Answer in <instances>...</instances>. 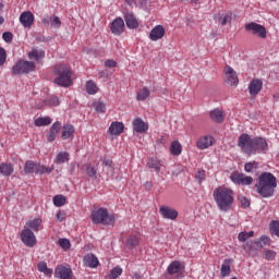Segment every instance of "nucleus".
Listing matches in <instances>:
<instances>
[{
	"label": "nucleus",
	"instance_id": "f257e3e1",
	"mask_svg": "<svg viewBox=\"0 0 279 279\" xmlns=\"http://www.w3.org/2000/svg\"><path fill=\"white\" fill-rule=\"evenodd\" d=\"M238 146L242 149L243 154L254 156L260 151H267V141L263 137L252 138L247 133L239 136Z\"/></svg>",
	"mask_w": 279,
	"mask_h": 279
},
{
	"label": "nucleus",
	"instance_id": "f03ea898",
	"mask_svg": "<svg viewBox=\"0 0 279 279\" xmlns=\"http://www.w3.org/2000/svg\"><path fill=\"white\" fill-rule=\"evenodd\" d=\"M276 186H278V181L270 172H263L255 184V189L260 197H274Z\"/></svg>",
	"mask_w": 279,
	"mask_h": 279
},
{
	"label": "nucleus",
	"instance_id": "7ed1b4c3",
	"mask_svg": "<svg viewBox=\"0 0 279 279\" xmlns=\"http://www.w3.org/2000/svg\"><path fill=\"white\" fill-rule=\"evenodd\" d=\"M214 199L221 213H228L234 204V192L226 186H219L214 191Z\"/></svg>",
	"mask_w": 279,
	"mask_h": 279
},
{
	"label": "nucleus",
	"instance_id": "20e7f679",
	"mask_svg": "<svg viewBox=\"0 0 279 279\" xmlns=\"http://www.w3.org/2000/svg\"><path fill=\"white\" fill-rule=\"evenodd\" d=\"M54 74L58 75V77L54 78V84L58 86L69 88V86L73 84V80H71V68L65 64L56 65Z\"/></svg>",
	"mask_w": 279,
	"mask_h": 279
},
{
	"label": "nucleus",
	"instance_id": "39448f33",
	"mask_svg": "<svg viewBox=\"0 0 279 279\" xmlns=\"http://www.w3.org/2000/svg\"><path fill=\"white\" fill-rule=\"evenodd\" d=\"M93 223L102 226H112L114 223V215L108 214V209L100 207L98 209H94L90 215Z\"/></svg>",
	"mask_w": 279,
	"mask_h": 279
},
{
	"label": "nucleus",
	"instance_id": "423d86ee",
	"mask_svg": "<svg viewBox=\"0 0 279 279\" xmlns=\"http://www.w3.org/2000/svg\"><path fill=\"white\" fill-rule=\"evenodd\" d=\"M51 171H53V167L47 168L32 160H27L24 166L25 175H29L31 173H36V175H43L45 173H51Z\"/></svg>",
	"mask_w": 279,
	"mask_h": 279
},
{
	"label": "nucleus",
	"instance_id": "0eeeda50",
	"mask_svg": "<svg viewBox=\"0 0 279 279\" xmlns=\"http://www.w3.org/2000/svg\"><path fill=\"white\" fill-rule=\"evenodd\" d=\"M36 69V63L33 61L20 60L17 61L13 68V75H26L27 73H32Z\"/></svg>",
	"mask_w": 279,
	"mask_h": 279
},
{
	"label": "nucleus",
	"instance_id": "6e6552de",
	"mask_svg": "<svg viewBox=\"0 0 279 279\" xmlns=\"http://www.w3.org/2000/svg\"><path fill=\"white\" fill-rule=\"evenodd\" d=\"M244 29L245 32H248V34H252L253 36H258V38H267V29L265 28V26L256 22H251L248 24H245Z\"/></svg>",
	"mask_w": 279,
	"mask_h": 279
},
{
	"label": "nucleus",
	"instance_id": "1a4fd4ad",
	"mask_svg": "<svg viewBox=\"0 0 279 279\" xmlns=\"http://www.w3.org/2000/svg\"><path fill=\"white\" fill-rule=\"evenodd\" d=\"M230 179L234 184H242V186H250L254 182V178L239 172H232Z\"/></svg>",
	"mask_w": 279,
	"mask_h": 279
},
{
	"label": "nucleus",
	"instance_id": "9d476101",
	"mask_svg": "<svg viewBox=\"0 0 279 279\" xmlns=\"http://www.w3.org/2000/svg\"><path fill=\"white\" fill-rule=\"evenodd\" d=\"M225 82L228 86H238L239 85V76H236V72L232 66L226 65L225 68Z\"/></svg>",
	"mask_w": 279,
	"mask_h": 279
},
{
	"label": "nucleus",
	"instance_id": "9b49d317",
	"mask_svg": "<svg viewBox=\"0 0 279 279\" xmlns=\"http://www.w3.org/2000/svg\"><path fill=\"white\" fill-rule=\"evenodd\" d=\"M22 243L26 245L27 247H34L36 245V235L34 234V231L29 229H24L21 233Z\"/></svg>",
	"mask_w": 279,
	"mask_h": 279
},
{
	"label": "nucleus",
	"instance_id": "f8f14e48",
	"mask_svg": "<svg viewBox=\"0 0 279 279\" xmlns=\"http://www.w3.org/2000/svg\"><path fill=\"white\" fill-rule=\"evenodd\" d=\"M125 29V22L121 17H117L110 25L111 34L114 36H121Z\"/></svg>",
	"mask_w": 279,
	"mask_h": 279
},
{
	"label": "nucleus",
	"instance_id": "ddd939ff",
	"mask_svg": "<svg viewBox=\"0 0 279 279\" xmlns=\"http://www.w3.org/2000/svg\"><path fill=\"white\" fill-rule=\"evenodd\" d=\"M159 213L163 219H171L172 221H175V219H178V210L169 206H161L159 208Z\"/></svg>",
	"mask_w": 279,
	"mask_h": 279
},
{
	"label": "nucleus",
	"instance_id": "4468645a",
	"mask_svg": "<svg viewBox=\"0 0 279 279\" xmlns=\"http://www.w3.org/2000/svg\"><path fill=\"white\" fill-rule=\"evenodd\" d=\"M34 13L31 11H24L20 15V23L23 25V27H32V25H34Z\"/></svg>",
	"mask_w": 279,
	"mask_h": 279
},
{
	"label": "nucleus",
	"instance_id": "2eb2a0df",
	"mask_svg": "<svg viewBox=\"0 0 279 279\" xmlns=\"http://www.w3.org/2000/svg\"><path fill=\"white\" fill-rule=\"evenodd\" d=\"M60 130H62V123L59 121L54 122L47 135L48 143H53V141H56L58 134L60 133Z\"/></svg>",
	"mask_w": 279,
	"mask_h": 279
},
{
	"label": "nucleus",
	"instance_id": "dca6fc26",
	"mask_svg": "<svg viewBox=\"0 0 279 279\" xmlns=\"http://www.w3.org/2000/svg\"><path fill=\"white\" fill-rule=\"evenodd\" d=\"M259 90H263V81L259 78H255L248 85V93L252 97H256Z\"/></svg>",
	"mask_w": 279,
	"mask_h": 279
},
{
	"label": "nucleus",
	"instance_id": "f3484780",
	"mask_svg": "<svg viewBox=\"0 0 279 279\" xmlns=\"http://www.w3.org/2000/svg\"><path fill=\"white\" fill-rule=\"evenodd\" d=\"M125 130V125L123 122H112L111 125L109 126V134L111 136H120V134H123V131Z\"/></svg>",
	"mask_w": 279,
	"mask_h": 279
},
{
	"label": "nucleus",
	"instance_id": "a211bd4d",
	"mask_svg": "<svg viewBox=\"0 0 279 279\" xmlns=\"http://www.w3.org/2000/svg\"><path fill=\"white\" fill-rule=\"evenodd\" d=\"M25 230H33V232H38L43 230V219L35 218L33 220H28L24 227Z\"/></svg>",
	"mask_w": 279,
	"mask_h": 279
},
{
	"label": "nucleus",
	"instance_id": "6ab92c4d",
	"mask_svg": "<svg viewBox=\"0 0 279 279\" xmlns=\"http://www.w3.org/2000/svg\"><path fill=\"white\" fill-rule=\"evenodd\" d=\"M163 37H165V26L162 25L155 26L149 33V38L150 40H154V41L160 40Z\"/></svg>",
	"mask_w": 279,
	"mask_h": 279
},
{
	"label": "nucleus",
	"instance_id": "aec40b11",
	"mask_svg": "<svg viewBox=\"0 0 279 279\" xmlns=\"http://www.w3.org/2000/svg\"><path fill=\"white\" fill-rule=\"evenodd\" d=\"M124 20L126 23V27H129V29L138 28V20H136V16L134 15V13H130V12L124 13Z\"/></svg>",
	"mask_w": 279,
	"mask_h": 279
},
{
	"label": "nucleus",
	"instance_id": "412c9836",
	"mask_svg": "<svg viewBox=\"0 0 279 279\" xmlns=\"http://www.w3.org/2000/svg\"><path fill=\"white\" fill-rule=\"evenodd\" d=\"M71 274H73L71 268L60 266L56 269L54 277L59 279H71Z\"/></svg>",
	"mask_w": 279,
	"mask_h": 279
},
{
	"label": "nucleus",
	"instance_id": "4be33fe9",
	"mask_svg": "<svg viewBox=\"0 0 279 279\" xmlns=\"http://www.w3.org/2000/svg\"><path fill=\"white\" fill-rule=\"evenodd\" d=\"M133 130L138 134H143V132H147V130H149V126L141 118H136L133 121Z\"/></svg>",
	"mask_w": 279,
	"mask_h": 279
},
{
	"label": "nucleus",
	"instance_id": "5701e85b",
	"mask_svg": "<svg viewBox=\"0 0 279 279\" xmlns=\"http://www.w3.org/2000/svg\"><path fill=\"white\" fill-rule=\"evenodd\" d=\"M84 265L86 267H90L92 269H95V267L99 266V259L95 254H87L84 256Z\"/></svg>",
	"mask_w": 279,
	"mask_h": 279
},
{
	"label": "nucleus",
	"instance_id": "b1692460",
	"mask_svg": "<svg viewBox=\"0 0 279 279\" xmlns=\"http://www.w3.org/2000/svg\"><path fill=\"white\" fill-rule=\"evenodd\" d=\"M43 23L45 25H51V27H54L56 29H59V27L62 26V21H60V17L58 15L47 16L43 19Z\"/></svg>",
	"mask_w": 279,
	"mask_h": 279
},
{
	"label": "nucleus",
	"instance_id": "393cba45",
	"mask_svg": "<svg viewBox=\"0 0 279 279\" xmlns=\"http://www.w3.org/2000/svg\"><path fill=\"white\" fill-rule=\"evenodd\" d=\"M167 274L169 276H175V274H182V263L178 260L171 262L167 268Z\"/></svg>",
	"mask_w": 279,
	"mask_h": 279
},
{
	"label": "nucleus",
	"instance_id": "a878e982",
	"mask_svg": "<svg viewBox=\"0 0 279 279\" xmlns=\"http://www.w3.org/2000/svg\"><path fill=\"white\" fill-rule=\"evenodd\" d=\"M14 173V165L8 163V162H2L0 163V174L3 175L4 178H10Z\"/></svg>",
	"mask_w": 279,
	"mask_h": 279
},
{
	"label": "nucleus",
	"instance_id": "bb28decb",
	"mask_svg": "<svg viewBox=\"0 0 279 279\" xmlns=\"http://www.w3.org/2000/svg\"><path fill=\"white\" fill-rule=\"evenodd\" d=\"M209 117L211 121H215V123H223L226 116H223V111L219 109H214L210 111Z\"/></svg>",
	"mask_w": 279,
	"mask_h": 279
},
{
	"label": "nucleus",
	"instance_id": "cd10ccee",
	"mask_svg": "<svg viewBox=\"0 0 279 279\" xmlns=\"http://www.w3.org/2000/svg\"><path fill=\"white\" fill-rule=\"evenodd\" d=\"M73 134H75V128L72 124L63 125V130L61 133V138L63 141L71 138L73 136Z\"/></svg>",
	"mask_w": 279,
	"mask_h": 279
},
{
	"label": "nucleus",
	"instance_id": "c85d7f7f",
	"mask_svg": "<svg viewBox=\"0 0 279 279\" xmlns=\"http://www.w3.org/2000/svg\"><path fill=\"white\" fill-rule=\"evenodd\" d=\"M213 145V137L204 136L201 137L197 142L198 149H208Z\"/></svg>",
	"mask_w": 279,
	"mask_h": 279
},
{
	"label": "nucleus",
	"instance_id": "c756f323",
	"mask_svg": "<svg viewBox=\"0 0 279 279\" xmlns=\"http://www.w3.org/2000/svg\"><path fill=\"white\" fill-rule=\"evenodd\" d=\"M147 167H148V169H154L156 171V173H160V171L162 169V162H160V160H158L156 158H150L147 161Z\"/></svg>",
	"mask_w": 279,
	"mask_h": 279
},
{
	"label": "nucleus",
	"instance_id": "7c9ffc66",
	"mask_svg": "<svg viewBox=\"0 0 279 279\" xmlns=\"http://www.w3.org/2000/svg\"><path fill=\"white\" fill-rule=\"evenodd\" d=\"M151 95V90L147 87H143L137 92L136 99L137 101H145L146 99H149V96Z\"/></svg>",
	"mask_w": 279,
	"mask_h": 279
},
{
	"label": "nucleus",
	"instance_id": "2f4dec72",
	"mask_svg": "<svg viewBox=\"0 0 279 279\" xmlns=\"http://www.w3.org/2000/svg\"><path fill=\"white\" fill-rule=\"evenodd\" d=\"M28 58L29 60H43V58H45V51L43 49H33L28 53Z\"/></svg>",
	"mask_w": 279,
	"mask_h": 279
},
{
	"label": "nucleus",
	"instance_id": "473e14b6",
	"mask_svg": "<svg viewBox=\"0 0 279 279\" xmlns=\"http://www.w3.org/2000/svg\"><path fill=\"white\" fill-rule=\"evenodd\" d=\"M170 153L172 156H180L182 154V145L178 141H173L170 145Z\"/></svg>",
	"mask_w": 279,
	"mask_h": 279
},
{
	"label": "nucleus",
	"instance_id": "72a5a7b5",
	"mask_svg": "<svg viewBox=\"0 0 279 279\" xmlns=\"http://www.w3.org/2000/svg\"><path fill=\"white\" fill-rule=\"evenodd\" d=\"M36 128H45V125H51V118L44 117V118H37L34 121Z\"/></svg>",
	"mask_w": 279,
	"mask_h": 279
},
{
	"label": "nucleus",
	"instance_id": "f704fd0d",
	"mask_svg": "<svg viewBox=\"0 0 279 279\" xmlns=\"http://www.w3.org/2000/svg\"><path fill=\"white\" fill-rule=\"evenodd\" d=\"M231 272H232V270L230 269V259H226L223 262V264L221 265L220 274H221L222 278H226V277L230 276Z\"/></svg>",
	"mask_w": 279,
	"mask_h": 279
},
{
	"label": "nucleus",
	"instance_id": "c9c22d12",
	"mask_svg": "<svg viewBox=\"0 0 279 279\" xmlns=\"http://www.w3.org/2000/svg\"><path fill=\"white\" fill-rule=\"evenodd\" d=\"M70 155L66 151H61L56 157L57 165H64V162H69Z\"/></svg>",
	"mask_w": 279,
	"mask_h": 279
},
{
	"label": "nucleus",
	"instance_id": "e433bc0d",
	"mask_svg": "<svg viewBox=\"0 0 279 279\" xmlns=\"http://www.w3.org/2000/svg\"><path fill=\"white\" fill-rule=\"evenodd\" d=\"M37 268H38V271H40L41 274H45V276H51L53 274V269L48 268L45 262H40L37 265Z\"/></svg>",
	"mask_w": 279,
	"mask_h": 279
},
{
	"label": "nucleus",
	"instance_id": "4c0bfd02",
	"mask_svg": "<svg viewBox=\"0 0 279 279\" xmlns=\"http://www.w3.org/2000/svg\"><path fill=\"white\" fill-rule=\"evenodd\" d=\"M121 274H123V268L120 266H117L110 270V272L108 274V278L117 279V278H119V276H121Z\"/></svg>",
	"mask_w": 279,
	"mask_h": 279
},
{
	"label": "nucleus",
	"instance_id": "58836bf2",
	"mask_svg": "<svg viewBox=\"0 0 279 279\" xmlns=\"http://www.w3.org/2000/svg\"><path fill=\"white\" fill-rule=\"evenodd\" d=\"M252 236H254V231H242L238 234V240L241 243H245V241H247V239H252Z\"/></svg>",
	"mask_w": 279,
	"mask_h": 279
},
{
	"label": "nucleus",
	"instance_id": "ea45409f",
	"mask_svg": "<svg viewBox=\"0 0 279 279\" xmlns=\"http://www.w3.org/2000/svg\"><path fill=\"white\" fill-rule=\"evenodd\" d=\"M98 88H97V84H95V82L93 81H87L86 83V92L88 95H96Z\"/></svg>",
	"mask_w": 279,
	"mask_h": 279
},
{
	"label": "nucleus",
	"instance_id": "a19ab883",
	"mask_svg": "<svg viewBox=\"0 0 279 279\" xmlns=\"http://www.w3.org/2000/svg\"><path fill=\"white\" fill-rule=\"evenodd\" d=\"M44 106H60V100L56 97L44 100L41 105H38L37 108H43Z\"/></svg>",
	"mask_w": 279,
	"mask_h": 279
},
{
	"label": "nucleus",
	"instance_id": "79ce46f5",
	"mask_svg": "<svg viewBox=\"0 0 279 279\" xmlns=\"http://www.w3.org/2000/svg\"><path fill=\"white\" fill-rule=\"evenodd\" d=\"M53 204L57 206V208H61V206H64L66 204V197L64 195H56L53 197Z\"/></svg>",
	"mask_w": 279,
	"mask_h": 279
},
{
	"label": "nucleus",
	"instance_id": "37998d69",
	"mask_svg": "<svg viewBox=\"0 0 279 279\" xmlns=\"http://www.w3.org/2000/svg\"><path fill=\"white\" fill-rule=\"evenodd\" d=\"M256 169H258V162L256 161H250L244 165V170L246 173H252V171H256Z\"/></svg>",
	"mask_w": 279,
	"mask_h": 279
},
{
	"label": "nucleus",
	"instance_id": "c03bdc74",
	"mask_svg": "<svg viewBox=\"0 0 279 279\" xmlns=\"http://www.w3.org/2000/svg\"><path fill=\"white\" fill-rule=\"evenodd\" d=\"M271 234H275V236L279 238V221L272 220L269 226Z\"/></svg>",
	"mask_w": 279,
	"mask_h": 279
},
{
	"label": "nucleus",
	"instance_id": "a18cd8bd",
	"mask_svg": "<svg viewBox=\"0 0 279 279\" xmlns=\"http://www.w3.org/2000/svg\"><path fill=\"white\" fill-rule=\"evenodd\" d=\"M93 108L96 112H106V105L101 100L94 102Z\"/></svg>",
	"mask_w": 279,
	"mask_h": 279
},
{
	"label": "nucleus",
	"instance_id": "49530a36",
	"mask_svg": "<svg viewBox=\"0 0 279 279\" xmlns=\"http://www.w3.org/2000/svg\"><path fill=\"white\" fill-rule=\"evenodd\" d=\"M58 244L60 247H62V250H65V252L71 250V241H69V239H59Z\"/></svg>",
	"mask_w": 279,
	"mask_h": 279
},
{
	"label": "nucleus",
	"instance_id": "de8ad7c7",
	"mask_svg": "<svg viewBox=\"0 0 279 279\" xmlns=\"http://www.w3.org/2000/svg\"><path fill=\"white\" fill-rule=\"evenodd\" d=\"M257 247H263L264 245H267L269 243V236L262 235L257 241L254 242Z\"/></svg>",
	"mask_w": 279,
	"mask_h": 279
},
{
	"label": "nucleus",
	"instance_id": "09e8293b",
	"mask_svg": "<svg viewBox=\"0 0 279 279\" xmlns=\"http://www.w3.org/2000/svg\"><path fill=\"white\" fill-rule=\"evenodd\" d=\"M86 173L88 178H92L93 180H97V170L93 166H88L86 169Z\"/></svg>",
	"mask_w": 279,
	"mask_h": 279
},
{
	"label": "nucleus",
	"instance_id": "8fccbe9b",
	"mask_svg": "<svg viewBox=\"0 0 279 279\" xmlns=\"http://www.w3.org/2000/svg\"><path fill=\"white\" fill-rule=\"evenodd\" d=\"M230 21H232V16L228 15V14H222L219 17V23H221V25H228V23H230Z\"/></svg>",
	"mask_w": 279,
	"mask_h": 279
},
{
	"label": "nucleus",
	"instance_id": "3c124183",
	"mask_svg": "<svg viewBox=\"0 0 279 279\" xmlns=\"http://www.w3.org/2000/svg\"><path fill=\"white\" fill-rule=\"evenodd\" d=\"M195 179L202 184L206 180V171L204 170H198V172L195 175Z\"/></svg>",
	"mask_w": 279,
	"mask_h": 279
},
{
	"label": "nucleus",
	"instance_id": "603ef678",
	"mask_svg": "<svg viewBox=\"0 0 279 279\" xmlns=\"http://www.w3.org/2000/svg\"><path fill=\"white\" fill-rule=\"evenodd\" d=\"M128 245H130L131 247H136V245H138V238H136V235H131L128 239Z\"/></svg>",
	"mask_w": 279,
	"mask_h": 279
},
{
	"label": "nucleus",
	"instance_id": "864d4df0",
	"mask_svg": "<svg viewBox=\"0 0 279 279\" xmlns=\"http://www.w3.org/2000/svg\"><path fill=\"white\" fill-rule=\"evenodd\" d=\"M14 38V35L11 32H4L2 34V39L4 40V43H12Z\"/></svg>",
	"mask_w": 279,
	"mask_h": 279
},
{
	"label": "nucleus",
	"instance_id": "5fc2aeb1",
	"mask_svg": "<svg viewBox=\"0 0 279 279\" xmlns=\"http://www.w3.org/2000/svg\"><path fill=\"white\" fill-rule=\"evenodd\" d=\"M5 58H8V53L5 52V49L0 47V66H3V64H5Z\"/></svg>",
	"mask_w": 279,
	"mask_h": 279
},
{
	"label": "nucleus",
	"instance_id": "6e6d98bb",
	"mask_svg": "<svg viewBox=\"0 0 279 279\" xmlns=\"http://www.w3.org/2000/svg\"><path fill=\"white\" fill-rule=\"evenodd\" d=\"M239 199L242 208H250V199L247 197L241 196Z\"/></svg>",
	"mask_w": 279,
	"mask_h": 279
},
{
	"label": "nucleus",
	"instance_id": "4d7b16f0",
	"mask_svg": "<svg viewBox=\"0 0 279 279\" xmlns=\"http://www.w3.org/2000/svg\"><path fill=\"white\" fill-rule=\"evenodd\" d=\"M266 260H274L276 258V252L274 251H266L265 253Z\"/></svg>",
	"mask_w": 279,
	"mask_h": 279
},
{
	"label": "nucleus",
	"instance_id": "13d9d810",
	"mask_svg": "<svg viewBox=\"0 0 279 279\" xmlns=\"http://www.w3.org/2000/svg\"><path fill=\"white\" fill-rule=\"evenodd\" d=\"M105 66H107V69H114V66H117V61L108 59L105 61Z\"/></svg>",
	"mask_w": 279,
	"mask_h": 279
},
{
	"label": "nucleus",
	"instance_id": "bf43d9fd",
	"mask_svg": "<svg viewBox=\"0 0 279 279\" xmlns=\"http://www.w3.org/2000/svg\"><path fill=\"white\" fill-rule=\"evenodd\" d=\"M102 165L105 166V167H108V169L110 170V171H112L114 168L112 167V160L111 159H104L102 160Z\"/></svg>",
	"mask_w": 279,
	"mask_h": 279
},
{
	"label": "nucleus",
	"instance_id": "052dcab7",
	"mask_svg": "<svg viewBox=\"0 0 279 279\" xmlns=\"http://www.w3.org/2000/svg\"><path fill=\"white\" fill-rule=\"evenodd\" d=\"M243 250L245 252H251L252 251V244H250V242H246L242 245Z\"/></svg>",
	"mask_w": 279,
	"mask_h": 279
},
{
	"label": "nucleus",
	"instance_id": "680f3d73",
	"mask_svg": "<svg viewBox=\"0 0 279 279\" xmlns=\"http://www.w3.org/2000/svg\"><path fill=\"white\" fill-rule=\"evenodd\" d=\"M56 217L59 221H64V213L59 211L57 213Z\"/></svg>",
	"mask_w": 279,
	"mask_h": 279
},
{
	"label": "nucleus",
	"instance_id": "e2e57ef3",
	"mask_svg": "<svg viewBox=\"0 0 279 279\" xmlns=\"http://www.w3.org/2000/svg\"><path fill=\"white\" fill-rule=\"evenodd\" d=\"M128 5H134L136 3V0H125Z\"/></svg>",
	"mask_w": 279,
	"mask_h": 279
},
{
	"label": "nucleus",
	"instance_id": "0e129e2a",
	"mask_svg": "<svg viewBox=\"0 0 279 279\" xmlns=\"http://www.w3.org/2000/svg\"><path fill=\"white\" fill-rule=\"evenodd\" d=\"M4 22L5 20L3 19V16H0V25H3Z\"/></svg>",
	"mask_w": 279,
	"mask_h": 279
},
{
	"label": "nucleus",
	"instance_id": "69168bd1",
	"mask_svg": "<svg viewBox=\"0 0 279 279\" xmlns=\"http://www.w3.org/2000/svg\"><path fill=\"white\" fill-rule=\"evenodd\" d=\"M133 278H134V279H141V275L135 274V275L133 276Z\"/></svg>",
	"mask_w": 279,
	"mask_h": 279
},
{
	"label": "nucleus",
	"instance_id": "338daca9",
	"mask_svg": "<svg viewBox=\"0 0 279 279\" xmlns=\"http://www.w3.org/2000/svg\"><path fill=\"white\" fill-rule=\"evenodd\" d=\"M146 189H151V183H146Z\"/></svg>",
	"mask_w": 279,
	"mask_h": 279
},
{
	"label": "nucleus",
	"instance_id": "774afa93",
	"mask_svg": "<svg viewBox=\"0 0 279 279\" xmlns=\"http://www.w3.org/2000/svg\"><path fill=\"white\" fill-rule=\"evenodd\" d=\"M2 8H3V3H0V10H2Z\"/></svg>",
	"mask_w": 279,
	"mask_h": 279
}]
</instances>
